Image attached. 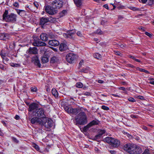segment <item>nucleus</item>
<instances>
[{
  "instance_id": "obj_1",
  "label": "nucleus",
  "mask_w": 154,
  "mask_h": 154,
  "mask_svg": "<svg viewBox=\"0 0 154 154\" xmlns=\"http://www.w3.org/2000/svg\"><path fill=\"white\" fill-rule=\"evenodd\" d=\"M75 120L76 125H84L88 122L86 115L84 112L79 113L75 117Z\"/></svg>"
},
{
  "instance_id": "obj_2",
  "label": "nucleus",
  "mask_w": 154,
  "mask_h": 154,
  "mask_svg": "<svg viewBox=\"0 0 154 154\" xmlns=\"http://www.w3.org/2000/svg\"><path fill=\"white\" fill-rule=\"evenodd\" d=\"M8 11H6L3 15V19L7 22L13 23L16 21L17 15L13 13L8 15Z\"/></svg>"
},
{
  "instance_id": "obj_3",
  "label": "nucleus",
  "mask_w": 154,
  "mask_h": 154,
  "mask_svg": "<svg viewBox=\"0 0 154 154\" xmlns=\"http://www.w3.org/2000/svg\"><path fill=\"white\" fill-rule=\"evenodd\" d=\"M35 116L43 119V121H48V120H52L46 117L45 114V112L44 109L42 108H40L35 110L34 112Z\"/></svg>"
},
{
  "instance_id": "obj_4",
  "label": "nucleus",
  "mask_w": 154,
  "mask_h": 154,
  "mask_svg": "<svg viewBox=\"0 0 154 154\" xmlns=\"http://www.w3.org/2000/svg\"><path fill=\"white\" fill-rule=\"evenodd\" d=\"M104 142L112 146L116 147L120 144V142L118 139L110 137H107L103 140Z\"/></svg>"
},
{
  "instance_id": "obj_5",
  "label": "nucleus",
  "mask_w": 154,
  "mask_h": 154,
  "mask_svg": "<svg viewBox=\"0 0 154 154\" xmlns=\"http://www.w3.org/2000/svg\"><path fill=\"white\" fill-rule=\"evenodd\" d=\"M36 120V123H38L42 126H44L47 128H49L52 127V120H48V121H43V119L37 117V119Z\"/></svg>"
},
{
  "instance_id": "obj_6",
  "label": "nucleus",
  "mask_w": 154,
  "mask_h": 154,
  "mask_svg": "<svg viewBox=\"0 0 154 154\" xmlns=\"http://www.w3.org/2000/svg\"><path fill=\"white\" fill-rule=\"evenodd\" d=\"M136 145L134 144L128 143L125 144L124 146V149L130 154H133V150Z\"/></svg>"
},
{
  "instance_id": "obj_7",
  "label": "nucleus",
  "mask_w": 154,
  "mask_h": 154,
  "mask_svg": "<svg viewBox=\"0 0 154 154\" xmlns=\"http://www.w3.org/2000/svg\"><path fill=\"white\" fill-rule=\"evenodd\" d=\"M44 8L46 12L50 15H54L57 12V10L53 6L47 5L45 6Z\"/></svg>"
},
{
  "instance_id": "obj_8",
  "label": "nucleus",
  "mask_w": 154,
  "mask_h": 154,
  "mask_svg": "<svg viewBox=\"0 0 154 154\" xmlns=\"http://www.w3.org/2000/svg\"><path fill=\"white\" fill-rule=\"evenodd\" d=\"M51 3L52 6L55 9H59L61 8L63 5V2L59 0H54Z\"/></svg>"
},
{
  "instance_id": "obj_9",
  "label": "nucleus",
  "mask_w": 154,
  "mask_h": 154,
  "mask_svg": "<svg viewBox=\"0 0 154 154\" xmlns=\"http://www.w3.org/2000/svg\"><path fill=\"white\" fill-rule=\"evenodd\" d=\"M75 33V30H71L66 33H63V35L66 38L72 39L73 38Z\"/></svg>"
},
{
  "instance_id": "obj_10",
  "label": "nucleus",
  "mask_w": 154,
  "mask_h": 154,
  "mask_svg": "<svg viewBox=\"0 0 154 154\" xmlns=\"http://www.w3.org/2000/svg\"><path fill=\"white\" fill-rule=\"evenodd\" d=\"M33 45L35 46H46V44L43 42H41L40 40L37 38H35L32 43Z\"/></svg>"
},
{
  "instance_id": "obj_11",
  "label": "nucleus",
  "mask_w": 154,
  "mask_h": 154,
  "mask_svg": "<svg viewBox=\"0 0 154 154\" xmlns=\"http://www.w3.org/2000/svg\"><path fill=\"white\" fill-rule=\"evenodd\" d=\"M66 59L67 62L71 63L76 59V56L73 53H70L67 55Z\"/></svg>"
},
{
  "instance_id": "obj_12",
  "label": "nucleus",
  "mask_w": 154,
  "mask_h": 154,
  "mask_svg": "<svg viewBox=\"0 0 154 154\" xmlns=\"http://www.w3.org/2000/svg\"><path fill=\"white\" fill-rule=\"evenodd\" d=\"M31 61L33 62L34 64L40 67L41 64L39 60L38 57L36 55L33 56L32 58Z\"/></svg>"
},
{
  "instance_id": "obj_13",
  "label": "nucleus",
  "mask_w": 154,
  "mask_h": 154,
  "mask_svg": "<svg viewBox=\"0 0 154 154\" xmlns=\"http://www.w3.org/2000/svg\"><path fill=\"white\" fill-rule=\"evenodd\" d=\"M38 104L36 103H33L29 106L28 111L29 112H31L34 110H36L38 108Z\"/></svg>"
},
{
  "instance_id": "obj_14",
  "label": "nucleus",
  "mask_w": 154,
  "mask_h": 154,
  "mask_svg": "<svg viewBox=\"0 0 154 154\" xmlns=\"http://www.w3.org/2000/svg\"><path fill=\"white\" fill-rule=\"evenodd\" d=\"M133 152V154H139L142 152V150L140 146L136 145Z\"/></svg>"
},
{
  "instance_id": "obj_15",
  "label": "nucleus",
  "mask_w": 154,
  "mask_h": 154,
  "mask_svg": "<svg viewBox=\"0 0 154 154\" xmlns=\"http://www.w3.org/2000/svg\"><path fill=\"white\" fill-rule=\"evenodd\" d=\"M59 42L57 40H51L49 41L48 44L54 46H57L59 45Z\"/></svg>"
},
{
  "instance_id": "obj_16",
  "label": "nucleus",
  "mask_w": 154,
  "mask_h": 154,
  "mask_svg": "<svg viewBox=\"0 0 154 154\" xmlns=\"http://www.w3.org/2000/svg\"><path fill=\"white\" fill-rule=\"evenodd\" d=\"M29 50V54H35L38 53V50L37 48L35 47L30 48Z\"/></svg>"
},
{
  "instance_id": "obj_17",
  "label": "nucleus",
  "mask_w": 154,
  "mask_h": 154,
  "mask_svg": "<svg viewBox=\"0 0 154 154\" xmlns=\"http://www.w3.org/2000/svg\"><path fill=\"white\" fill-rule=\"evenodd\" d=\"M9 38V35L7 33H1L0 34V39L6 40Z\"/></svg>"
},
{
  "instance_id": "obj_18",
  "label": "nucleus",
  "mask_w": 154,
  "mask_h": 154,
  "mask_svg": "<svg viewBox=\"0 0 154 154\" xmlns=\"http://www.w3.org/2000/svg\"><path fill=\"white\" fill-rule=\"evenodd\" d=\"M41 39L43 41H46L48 40V37L46 33H42L40 35Z\"/></svg>"
},
{
  "instance_id": "obj_19",
  "label": "nucleus",
  "mask_w": 154,
  "mask_h": 154,
  "mask_svg": "<svg viewBox=\"0 0 154 154\" xmlns=\"http://www.w3.org/2000/svg\"><path fill=\"white\" fill-rule=\"evenodd\" d=\"M68 47L66 44L62 43L60 44L59 47V49L60 51H63L67 49Z\"/></svg>"
},
{
  "instance_id": "obj_20",
  "label": "nucleus",
  "mask_w": 154,
  "mask_h": 154,
  "mask_svg": "<svg viewBox=\"0 0 154 154\" xmlns=\"http://www.w3.org/2000/svg\"><path fill=\"white\" fill-rule=\"evenodd\" d=\"M49 21L48 19L47 18L42 17L40 19V24L43 25L46 23H47Z\"/></svg>"
},
{
  "instance_id": "obj_21",
  "label": "nucleus",
  "mask_w": 154,
  "mask_h": 154,
  "mask_svg": "<svg viewBox=\"0 0 154 154\" xmlns=\"http://www.w3.org/2000/svg\"><path fill=\"white\" fill-rule=\"evenodd\" d=\"M79 109L77 108H70V111L69 112V113H72L73 114H76L79 112Z\"/></svg>"
},
{
  "instance_id": "obj_22",
  "label": "nucleus",
  "mask_w": 154,
  "mask_h": 154,
  "mask_svg": "<svg viewBox=\"0 0 154 154\" xmlns=\"http://www.w3.org/2000/svg\"><path fill=\"white\" fill-rule=\"evenodd\" d=\"M17 13L20 16H23L25 14L24 10L17 9L16 10Z\"/></svg>"
},
{
  "instance_id": "obj_23",
  "label": "nucleus",
  "mask_w": 154,
  "mask_h": 154,
  "mask_svg": "<svg viewBox=\"0 0 154 154\" xmlns=\"http://www.w3.org/2000/svg\"><path fill=\"white\" fill-rule=\"evenodd\" d=\"M99 122L97 120H93L89 123V124L91 127L93 125H97L99 124Z\"/></svg>"
},
{
  "instance_id": "obj_24",
  "label": "nucleus",
  "mask_w": 154,
  "mask_h": 154,
  "mask_svg": "<svg viewBox=\"0 0 154 154\" xmlns=\"http://www.w3.org/2000/svg\"><path fill=\"white\" fill-rule=\"evenodd\" d=\"M74 2L77 7H80L82 4V0H74Z\"/></svg>"
},
{
  "instance_id": "obj_25",
  "label": "nucleus",
  "mask_w": 154,
  "mask_h": 154,
  "mask_svg": "<svg viewBox=\"0 0 154 154\" xmlns=\"http://www.w3.org/2000/svg\"><path fill=\"white\" fill-rule=\"evenodd\" d=\"M52 94L56 97H58V94L57 91L55 89H53L52 90Z\"/></svg>"
},
{
  "instance_id": "obj_26",
  "label": "nucleus",
  "mask_w": 154,
  "mask_h": 154,
  "mask_svg": "<svg viewBox=\"0 0 154 154\" xmlns=\"http://www.w3.org/2000/svg\"><path fill=\"white\" fill-rule=\"evenodd\" d=\"M48 61V59L47 57H42V61L43 63H47Z\"/></svg>"
},
{
  "instance_id": "obj_27",
  "label": "nucleus",
  "mask_w": 154,
  "mask_h": 154,
  "mask_svg": "<svg viewBox=\"0 0 154 154\" xmlns=\"http://www.w3.org/2000/svg\"><path fill=\"white\" fill-rule=\"evenodd\" d=\"M58 59L56 57L54 56L53 57L51 58V63H54L56 62H57L58 60Z\"/></svg>"
},
{
  "instance_id": "obj_28",
  "label": "nucleus",
  "mask_w": 154,
  "mask_h": 154,
  "mask_svg": "<svg viewBox=\"0 0 154 154\" xmlns=\"http://www.w3.org/2000/svg\"><path fill=\"white\" fill-rule=\"evenodd\" d=\"M76 86L77 87L80 88L83 87V85L82 83L78 82L76 83Z\"/></svg>"
},
{
  "instance_id": "obj_29",
  "label": "nucleus",
  "mask_w": 154,
  "mask_h": 154,
  "mask_svg": "<svg viewBox=\"0 0 154 154\" xmlns=\"http://www.w3.org/2000/svg\"><path fill=\"white\" fill-rule=\"evenodd\" d=\"M91 127L88 124L87 125L85 126L83 128V131L84 132H86L88 129Z\"/></svg>"
},
{
  "instance_id": "obj_30",
  "label": "nucleus",
  "mask_w": 154,
  "mask_h": 154,
  "mask_svg": "<svg viewBox=\"0 0 154 154\" xmlns=\"http://www.w3.org/2000/svg\"><path fill=\"white\" fill-rule=\"evenodd\" d=\"M31 90L32 92H36L37 91V88L35 86L32 87L31 88Z\"/></svg>"
},
{
  "instance_id": "obj_31",
  "label": "nucleus",
  "mask_w": 154,
  "mask_h": 154,
  "mask_svg": "<svg viewBox=\"0 0 154 154\" xmlns=\"http://www.w3.org/2000/svg\"><path fill=\"white\" fill-rule=\"evenodd\" d=\"M94 57L97 59H100L101 57V55L100 54L96 53L94 55Z\"/></svg>"
},
{
  "instance_id": "obj_32",
  "label": "nucleus",
  "mask_w": 154,
  "mask_h": 154,
  "mask_svg": "<svg viewBox=\"0 0 154 154\" xmlns=\"http://www.w3.org/2000/svg\"><path fill=\"white\" fill-rule=\"evenodd\" d=\"M106 132L104 130L100 129L99 130L98 134L101 136Z\"/></svg>"
},
{
  "instance_id": "obj_33",
  "label": "nucleus",
  "mask_w": 154,
  "mask_h": 154,
  "mask_svg": "<svg viewBox=\"0 0 154 154\" xmlns=\"http://www.w3.org/2000/svg\"><path fill=\"white\" fill-rule=\"evenodd\" d=\"M0 54L1 56L2 57V58L3 57H5L6 56L7 54L4 52L2 50L1 51V52L0 53Z\"/></svg>"
},
{
  "instance_id": "obj_34",
  "label": "nucleus",
  "mask_w": 154,
  "mask_h": 154,
  "mask_svg": "<svg viewBox=\"0 0 154 154\" xmlns=\"http://www.w3.org/2000/svg\"><path fill=\"white\" fill-rule=\"evenodd\" d=\"M2 58L3 62L4 64H6V63L9 60V59L6 57Z\"/></svg>"
},
{
  "instance_id": "obj_35",
  "label": "nucleus",
  "mask_w": 154,
  "mask_h": 154,
  "mask_svg": "<svg viewBox=\"0 0 154 154\" xmlns=\"http://www.w3.org/2000/svg\"><path fill=\"white\" fill-rule=\"evenodd\" d=\"M128 8L130 9L133 10V11H139V9L138 8H136L135 7H132V6H130L128 7Z\"/></svg>"
},
{
  "instance_id": "obj_36",
  "label": "nucleus",
  "mask_w": 154,
  "mask_h": 154,
  "mask_svg": "<svg viewBox=\"0 0 154 154\" xmlns=\"http://www.w3.org/2000/svg\"><path fill=\"white\" fill-rule=\"evenodd\" d=\"M64 108L65 110L69 113V112L70 111V108H69V106H67L64 105Z\"/></svg>"
},
{
  "instance_id": "obj_37",
  "label": "nucleus",
  "mask_w": 154,
  "mask_h": 154,
  "mask_svg": "<svg viewBox=\"0 0 154 154\" xmlns=\"http://www.w3.org/2000/svg\"><path fill=\"white\" fill-rule=\"evenodd\" d=\"M11 66L13 67H19L20 66V65L19 64L14 63H12L11 64Z\"/></svg>"
},
{
  "instance_id": "obj_38",
  "label": "nucleus",
  "mask_w": 154,
  "mask_h": 154,
  "mask_svg": "<svg viewBox=\"0 0 154 154\" xmlns=\"http://www.w3.org/2000/svg\"><path fill=\"white\" fill-rule=\"evenodd\" d=\"M37 119V117H34L32 118L31 120V122L32 124L36 123V120Z\"/></svg>"
},
{
  "instance_id": "obj_39",
  "label": "nucleus",
  "mask_w": 154,
  "mask_h": 154,
  "mask_svg": "<svg viewBox=\"0 0 154 154\" xmlns=\"http://www.w3.org/2000/svg\"><path fill=\"white\" fill-rule=\"evenodd\" d=\"M101 136L98 134L96 135L94 137V139L95 140H97L100 138Z\"/></svg>"
},
{
  "instance_id": "obj_40",
  "label": "nucleus",
  "mask_w": 154,
  "mask_h": 154,
  "mask_svg": "<svg viewBox=\"0 0 154 154\" xmlns=\"http://www.w3.org/2000/svg\"><path fill=\"white\" fill-rule=\"evenodd\" d=\"M95 33L100 35L102 34L103 33L101 30L100 29H98L96 31Z\"/></svg>"
},
{
  "instance_id": "obj_41",
  "label": "nucleus",
  "mask_w": 154,
  "mask_h": 154,
  "mask_svg": "<svg viewBox=\"0 0 154 154\" xmlns=\"http://www.w3.org/2000/svg\"><path fill=\"white\" fill-rule=\"evenodd\" d=\"M33 4L34 6H35L37 8H38L39 6V4L37 2H35L33 3Z\"/></svg>"
},
{
  "instance_id": "obj_42",
  "label": "nucleus",
  "mask_w": 154,
  "mask_h": 154,
  "mask_svg": "<svg viewBox=\"0 0 154 154\" xmlns=\"http://www.w3.org/2000/svg\"><path fill=\"white\" fill-rule=\"evenodd\" d=\"M101 108L106 110H108L109 109L108 107L105 106H102L101 107Z\"/></svg>"
},
{
  "instance_id": "obj_43",
  "label": "nucleus",
  "mask_w": 154,
  "mask_h": 154,
  "mask_svg": "<svg viewBox=\"0 0 154 154\" xmlns=\"http://www.w3.org/2000/svg\"><path fill=\"white\" fill-rule=\"evenodd\" d=\"M33 146L36 150H38L39 149V146L36 144H33Z\"/></svg>"
},
{
  "instance_id": "obj_44",
  "label": "nucleus",
  "mask_w": 154,
  "mask_h": 154,
  "mask_svg": "<svg viewBox=\"0 0 154 154\" xmlns=\"http://www.w3.org/2000/svg\"><path fill=\"white\" fill-rule=\"evenodd\" d=\"M66 11L65 10H63V11L60 13V16L61 17L63 16L64 14L66 13Z\"/></svg>"
},
{
  "instance_id": "obj_45",
  "label": "nucleus",
  "mask_w": 154,
  "mask_h": 154,
  "mask_svg": "<svg viewBox=\"0 0 154 154\" xmlns=\"http://www.w3.org/2000/svg\"><path fill=\"white\" fill-rule=\"evenodd\" d=\"M128 99L129 101L131 102H135V100L132 97H130L128 98Z\"/></svg>"
},
{
  "instance_id": "obj_46",
  "label": "nucleus",
  "mask_w": 154,
  "mask_h": 154,
  "mask_svg": "<svg viewBox=\"0 0 154 154\" xmlns=\"http://www.w3.org/2000/svg\"><path fill=\"white\" fill-rule=\"evenodd\" d=\"M138 29L140 30H141V31L142 32H144V31H145V28L143 26H140L138 28Z\"/></svg>"
},
{
  "instance_id": "obj_47",
  "label": "nucleus",
  "mask_w": 154,
  "mask_h": 154,
  "mask_svg": "<svg viewBox=\"0 0 154 154\" xmlns=\"http://www.w3.org/2000/svg\"><path fill=\"white\" fill-rule=\"evenodd\" d=\"M13 5L15 7H18L19 6V4L18 2H15L14 3Z\"/></svg>"
},
{
  "instance_id": "obj_48",
  "label": "nucleus",
  "mask_w": 154,
  "mask_h": 154,
  "mask_svg": "<svg viewBox=\"0 0 154 154\" xmlns=\"http://www.w3.org/2000/svg\"><path fill=\"white\" fill-rule=\"evenodd\" d=\"M83 94L85 95L89 96L91 94L89 92H84L83 93Z\"/></svg>"
},
{
  "instance_id": "obj_49",
  "label": "nucleus",
  "mask_w": 154,
  "mask_h": 154,
  "mask_svg": "<svg viewBox=\"0 0 154 154\" xmlns=\"http://www.w3.org/2000/svg\"><path fill=\"white\" fill-rule=\"evenodd\" d=\"M142 154H149V150L147 149H145Z\"/></svg>"
},
{
  "instance_id": "obj_50",
  "label": "nucleus",
  "mask_w": 154,
  "mask_h": 154,
  "mask_svg": "<svg viewBox=\"0 0 154 154\" xmlns=\"http://www.w3.org/2000/svg\"><path fill=\"white\" fill-rule=\"evenodd\" d=\"M12 140H13L15 143H18V141L17 139L14 137H12Z\"/></svg>"
},
{
  "instance_id": "obj_51",
  "label": "nucleus",
  "mask_w": 154,
  "mask_h": 154,
  "mask_svg": "<svg viewBox=\"0 0 154 154\" xmlns=\"http://www.w3.org/2000/svg\"><path fill=\"white\" fill-rule=\"evenodd\" d=\"M145 34L146 35H147L148 36L150 37H151V36H152V35L151 34H150L147 32H145Z\"/></svg>"
},
{
  "instance_id": "obj_52",
  "label": "nucleus",
  "mask_w": 154,
  "mask_h": 154,
  "mask_svg": "<svg viewBox=\"0 0 154 154\" xmlns=\"http://www.w3.org/2000/svg\"><path fill=\"white\" fill-rule=\"evenodd\" d=\"M77 34L78 35V36H79V37H82V34L81 33V32H78L77 33Z\"/></svg>"
},
{
  "instance_id": "obj_53",
  "label": "nucleus",
  "mask_w": 154,
  "mask_h": 154,
  "mask_svg": "<svg viewBox=\"0 0 154 154\" xmlns=\"http://www.w3.org/2000/svg\"><path fill=\"white\" fill-rule=\"evenodd\" d=\"M118 89L119 90H122L123 91H125L126 90V89L125 88L123 87H120L118 88Z\"/></svg>"
},
{
  "instance_id": "obj_54",
  "label": "nucleus",
  "mask_w": 154,
  "mask_h": 154,
  "mask_svg": "<svg viewBox=\"0 0 154 154\" xmlns=\"http://www.w3.org/2000/svg\"><path fill=\"white\" fill-rule=\"evenodd\" d=\"M154 2V0H149V5H151Z\"/></svg>"
},
{
  "instance_id": "obj_55",
  "label": "nucleus",
  "mask_w": 154,
  "mask_h": 154,
  "mask_svg": "<svg viewBox=\"0 0 154 154\" xmlns=\"http://www.w3.org/2000/svg\"><path fill=\"white\" fill-rule=\"evenodd\" d=\"M82 71L85 73H87L88 72V70L86 69H83L82 70Z\"/></svg>"
},
{
  "instance_id": "obj_56",
  "label": "nucleus",
  "mask_w": 154,
  "mask_h": 154,
  "mask_svg": "<svg viewBox=\"0 0 154 154\" xmlns=\"http://www.w3.org/2000/svg\"><path fill=\"white\" fill-rule=\"evenodd\" d=\"M0 69L2 70H5V68H4V66L3 65H2V64H0Z\"/></svg>"
},
{
  "instance_id": "obj_57",
  "label": "nucleus",
  "mask_w": 154,
  "mask_h": 154,
  "mask_svg": "<svg viewBox=\"0 0 154 154\" xmlns=\"http://www.w3.org/2000/svg\"><path fill=\"white\" fill-rule=\"evenodd\" d=\"M137 69L138 70H139V71H140L141 72H143L144 71V69L140 68L139 67H138Z\"/></svg>"
},
{
  "instance_id": "obj_58",
  "label": "nucleus",
  "mask_w": 154,
  "mask_h": 154,
  "mask_svg": "<svg viewBox=\"0 0 154 154\" xmlns=\"http://www.w3.org/2000/svg\"><path fill=\"white\" fill-rule=\"evenodd\" d=\"M127 65V66H128L129 67L132 68H133L134 67V66L133 65L131 64H128Z\"/></svg>"
},
{
  "instance_id": "obj_59",
  "label": "nucleus",
  "mask_w": 154,
  "mask_h": 154,
  "mask_svg": "<svg viewBox=\"0 0 154 154\" xmlns=\"http://www.w3.org/2000/svg\"><path fill=\"white\" fill-rule=\"evenodd\" d=\"M103 7L105 8H106L107 9H109V7H108V6L107 5L105 4V5H103Z\"/></svg>"
},
{
  "instance_id": "obj_60",
  "label": "nucleus",
  "mask_w": 154,
  "mask_h": 154,
  "mask_svg": "<svg viewBox=\"0 0 154 154\" xmlns=\"http://www.w3.org/2000/svg\"><path fill=\"white\" fill-rule=\"evenodd\" d=\"M84 60H82L80 61V62H79V65H80V66H81L82 64L84 63Z\"/></svg>"
},
{
  "instance_id": "obj_61",
  "label": "nucleus",
  "mask_w": 154,
  "mask_h": 154,
  "mask_svg": "<svg viewBox=\"0 0 154 154\" xmlns=\"http://www.w3.org/2000/svg\"><path fill=\"white\" fill-rule=\"evenodd\" d=\"M112 95L116 97H120V96L118 94H112Z\"/></svg>"
},
{
  "instance_id": "obj_62",
  "label": "nucleus",
  "mask_w": 154,
  "mask_h": 154,
  "mask_svg": "<svg viewBox=\"0 0 154 154\" xmlns=\"http://www.w3.org/2000/svg\"><path fill=\"white\" fill-rule=\"evenodd\" d=\"M129 57L134 60L135 59V57L130 55H129Z\"/></svg>"
},
{
  "instance_id": "obj_63",
  "label": "nucleus",
  "mask_w": 154,
  "mask_h": 154,
  "mask_svg": "<svg viewBox=\"0 0 154 154\" xmlns=\"http://www.w3.org/2000/svg\"><path fill=\"white\" fill-rule=\"evenodd\" d=\"M97 82L98 83L101 84L103 83L104 82L102 80H98Z\"/></svg>"
},
{
  "instance_id": "obj_64",
  "label": "nucleus",
  "mask_w": 154,
  "mask_h": 154,
  "mask_svg": "<svg viewBox=\"0 0 154 154\" xmlns=\"http://www.w3.org/2000/svg\"><path fill=\"white\" fill-rule=\"evenodd\" d=\"M20 118V117L19 116L17 115H16L15 116V119H16V120H18Z\"/></svg>"
}]
</instances>
